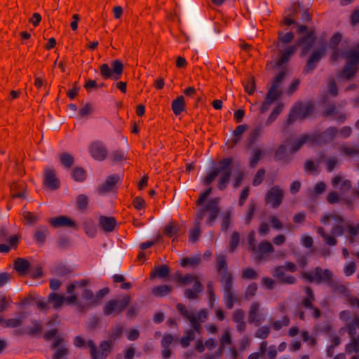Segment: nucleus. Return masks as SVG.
<instances>
[{
  "label": "nucleus",
  "mask_w": 359,
  "mask_h": 359,
  "mask_svg": "<svg viewBox=\"0 0 359 359\" xmlns=\"http://www.w3.org/2000/svg\"><path fill=\"white\" fill-rule=\"evenodd\" d=\"M358 69V67H355L353 65H350L349 64L346 63L340 73V75L341 76H343L349 80L355 76Z\"/></svg>",
  "instance_id": "obj_31"
},
{
  "label": "nucleus",
  "mask_w": 359,
  "mask_h": 359,
  "mask_svg": "<svg viewBox=\"0 0 359 359\" xmlns=\"http://www.w3.org/2000/svg\"><path fill=\"white\" fill-rule=\"evenodd\" d=\"M294 35L292 32L284 34L283 32L280 31L278 33L277 46H278L279 42H281L284 44L289 43L294 39Z\"/></svg>",
  "instance_id": "obj_47"
},
{
  "label": "nucleus",
  "mask_w": 359,
  "mask_h": 359,
  "mask_svg": "<svg viewBox=\"0 0 359 359\" xmlns=\"http://www.w3.org/2000/svg\"><path fill=\"white\" fill-rule=\"evenodd\" d=\"M340 151L348 157L359 156V147H346L341 146L339 149Z\"/></svg>",
  "instance_id": "obj_46"
},
{
  "label": "nucleus",
  "mask_w": 359,
  "mask_h": 359,
  "mask_svg": "<svg viewBox=\"0 0 359 359\" xmlns=\"http://www.w3.org/2000/svg\"><path fill=\"white\" fill-rule=\"evenodd\" d=\"M346 351L347 353H351L353 351L355 353L359 352V336L351 339V342L346 344Z\"/></svg>",
  "instance_id": "obj_50"
},
{
  "label": "nucleus",
  "mask_w": 359,
  "mask_h": 359,
  "mask_svg": "<svg viewBox=\"0 0 359 359\" xmlns=\"http://www.w3.org/2000/svg\"><path fill=\"white\" fill-rule=\"evenodd\" d=\"M123 326L121 324H117L116 327L111 330L109 334V341L114 342L119 339L123 334Z\"/></svg>",
  "instance_id": "obj_44"
},
{
  "label": "nucleus",
  "mask_w": 359,
  "mask_h": 359,
  "mask_svg": "<svg viewBox=\"0 0 359 359\" xmlns=\"http://www.w3.org/2000/svg\"><path fill=\"white\" fill-rule=\"evenodd\" d=\"M305 292L306 297L302 301V305L304 308H313V302L315 300L313 290L310 287H306Z\"/></svg>",
  "instance_id": "obj_33"
},
{
  "label": "nucleus",
  "mask_w": 359,
  "mask_h": 359,
  "mask_svg": "<svg viewBox=\"0 0 359 359\" xmlns=\"http://www.w3.org/2000/svg\"><path fill=\"white\" fill-rule=\"evenodd\" d=\"M287 157V149L285 145H279L275 152V158L278 161H285Z\"/></svg>",
  "instance_id": "obj_49"
},
{
  "label": "nucleus",
  "mask_w": 359,
  "mask_h": 359,
  "mask_svg": "<svg viewBox=\"0 0 359 359\" xmlns=\"http://www.w3.org/2000/svg\"><path fill=\"white\" fill-rule=\"evenodd\" d=\"M22 217L25 220V225H29V226L34 225L39 220V217L38 215H36L29 211L23 212Z\"/></svg>",
  "instance_id": "obj_38"
},
{
  "label": "nucleus",
  "mask_w": 359,
  "mask_h": 359,
  "mask_svg": "<svg viewBox=\"0 0 359 359\" xmlns=\"http://www.w3.org/2000/svg\"><path fill=\"white\" fill-rule=\"evenodd\" d=\"M259 304L257 302H254L251 304L248 315V322L250 323H254L255 326L258 327L262 323V320L258 318V309H259Z\"/></svg>",
  "instance_id": "obj_27"
},
{
  "label": "nucleus",
  "mask_w": 359,
  "mask_h": 359,
  "mask_svg": "<svg viewBox=\"0 0 359 359\" xmlns=\"http://www.w3.org/2000/svg\"><path fill=\"white\" fill-rule=\"evenodd\" d=\"M88 204V196L85 194H79L76 196V208L83 212L86 210Z\"/></svg>",
  "instance_id": "obj_41"
},
{
  "label": "nucleus",
  "mask_w": 359,
  "mask_h": 359,
  "mask_svg": "<svg viewBox=\"0 0 359 359\" xmlns=\"http://www.w3.org/2000/svg\"><path fill=\"white\" fill-rule=\"evenodd\" d=\"M233 287V277L230 275H227L226 278V283H224V291L227 296V301L226 306L227 309H231L233 306V303L236 301V297L233 296L232 292Z\"/></svg>",
  "instance_id": "obj_19"
},
{
  "label": "nucleus",
  "mask_w": 359,
  "mask_h": 359,
  "mask_svg": "<svg viewBox=\"0 0 359 359\" xmlns=\"http://www.w3.org/2000/svg\"><path fill=\"white\" fill-rule=\"evenodd\" d=\"M201 262V259L200 257H184L181 260L180 265L182 267H187L189 266H196Z\"/></svg>",
  "instance_id": "obj_45"
},
{
  "label": "nucleus",
  "mask_w": 359,
  "mask_h": 359,
  "mask_svg": "<svg viewBox=\"0 0 359 359\" xmlns=\"http://www.w3.org/2000/svg\"><path fill=\"white\" fill-rule=\"evenodd\" d=\"M259 136V130L257 128L253 129L250 133L247 140L246 147L250 148Z\"/></svg>",
  "instance_id": "obj_51"
},
{
  "label": "nucleus",
  "mask_w": 359,
  "mask_h": 359,
  "mask_svg": "<svg viewBox=\"0 0 359 359\" xmlns=\"http://www.w3.org/2000/svg\"><path fill=\"white\" fill-rule=\"evenodd\" d=\"M212 191V188L211 187H209L208 189H206L203 192H202L197 201H196V205L197 206H200L203 204L205 201L207 199V198L210 195V194Z\"/></svg>",
  "instance_id": "obj_56"
},
{
  "label": "nucleus",
  "mask_w": 359,
  "mask_h": 359,
  "mask_svg": "<svg viewBox=\"0 0 359 359\" xmlns=\"http://www.w3.org/2000/svg\"><path fill=\"white\" fill-rule=\"evenodd\" d=\"M301 11V5L299 2H294L291 6L285 10L283 20L280 22V26H291L295 25L297 28L299 24L296 19Z\"/></svg>",
  "instance_id": "obj_8"
},
{
  "label": "nucleus",
  "mask_w": 359,
  "mask_h": 359,
  "mask_svg": "<svg viewBox=\"0 0 359 359\" xmlns=\"http://www.w3.org/2000/svg\"><path fill=\"white\" fill-rule=\"evenodd\" d=\"M205 210L208 212V217L206 220V224L208 226H212L220 212L219 199L215 198L208 201L205 205Z\"/></svg>",
  "instance_id": "obj_13"
},
{
  "label": "nucleus",
  "mask_w": 359,
  "mask_h": 359,
  "mask_svg": "<svg viewBox=\"0 0 359 359\" xmlns=\"http://www.w3.org/2000/svg\"><path fill=\"white\" fill-rule=\"evenodd\" d=\"M233 158L232 157L223 158L218 162V166L214 168L202 180L205 186H210L219 175L217 187L220 191H224L230 182L232 175Z\"/></svg>",
  "instance_id": "obj_1"
},
{
  "label": "nucleus",
  "mask_w": 359,
  "mask_h": 359,
  "mask_svg": "<svg viewBox=\"0 0 359 359\" xmlns=\"http://www.w3.org/2000/svg\"><path fill=\"white\" fill-rule=\"evenodd\" d=\"M120 177L118 174H114L107 177L104 182L97 187V192L100 195L111 191L115 185L119 182Z\"/></svg>",
  "instance_id": "obj_16"
},
{
  "label": "nucleus",
  "mask_w": 359,
  "mask_h": 359,
  "mask_svg": "<svg viewBox=\"0 0 359 359\" xmlns=\"http://www.w3.org/2000/svg\"><path fill=\"white\" fill-rule=\"evenodd\" d=\"M188 320L190 321L191 324V330H193L194 332H196L198 333H201L202 330V327L201 323H199L198 318H197V317H196V316L193 314L191 316H190L189 318H188Z\"/></svg>",
  "instance_id": "obj_57"
},
{
  "label": "nucleus",
  "mask_w": 359,
  "mask_h": 359,
  "mask_svg": "<svg viewBox=\"0 0 359 359\" xmlns=\"http://www.w3.org/2000/svg\"><path fill=\"white\" fill-rule=\"evenodd\" d=\"M185 107L186 103L184 96H178L176 99L172 100L171 107L173 113L176 116L181 114L182 112L185 109Z\"/></svg>",
  "instance_id": "obj_29"
},
{
  "label": "nucleus",
  "mask_w": 359,
  "mask_h": 359,
  "mask_svg": "<svg viewBox=\"0 0 359 359\" xmlns=\"http://www.w3.org/2000/svg\"><path fill=\"white\" fill-rule=\"evenodd\" d=\"M48 223L53 228L69 227L74 230H78L79 226L70 217L65 215H60L53 217L48 219Z\"/></svg>",
  "instance_id": "obj_10"
},
{
  "label": "nucleus",
  "mask_w": 359,
  "mask_h": 359,
  "mask_svg": "<svg viewBox=\"0 0 359 359\" xmlns=\"http://www.w3.org/2000/svg\"><path fill=\"white\" fill-rule=\"evenodd\" d=\"M182 226L178 222L175 220L170 221L163 230V233L167 238H172V242L178 239L180 236Z\"/></svg>",
  "instance_id": "obj_15"
},
{
  "label": "nucleus",
  "mask_w": 359,
  "mask_h": 359,
  "mask_svg": "<svg viewBox=\"0 0 359 359\" xmlns=\"http://www.w3.org/2000/svg\"><path fill=\"white\" fill-rule=\"evenodd\" d=\"M195 332L193 330H187L185 331V334L181 338L180 344L182 347L187 348L189 346L190 342L195 339Z\"/></svg>",
  "instance_id": "obj_40"
},
{
  "label": "nucleus",
  "mask_w": 359,
  "mask_h": 359,
  "mask_svg": "<svg viewBox=\"0 0 359 359\" xmlns=\"http://www.w3.org/2000/svg\"><path fill=\"white\" fill-rule=\"evenodd\" d=\"M323 272V269L320 267L317 266L315 268V274H312L311 273L308 272H303L302 273V277L304 279H306L309 282L313 283V282H322V275Z\"/></svg>",
  "instance_id": "obj_30"
},
{
  "label": "nucleus",
  "mask_w": 359,
  "mask_h": 359,
  "mask_svg": "<svg viewBox=\"0 0 359 359\" xmlns=\"http://www.w3.org/2000/svg\"><path fill=\"white\" fill-rule=\"evenodd\" d=\"M36 301V297L34 294L29 293L22 300L20 303V306H29L35 304Z\"/></svg>",
  "instance_id": "obj_63"
},
{
  "label": "nucleus",
  "mask_w": 359,
  "mask_h": 359,
  "mask_svg": "<svg viewBox=\"0 0 359 359\" xmlns=\"http://www.w3.org/2000/svg\"><path fill=\"white\" fill-rule=\"evenodd\" d=\"M170 268L167 265L155 266L150 272V278L154 279L156 278H167L169 276Z\"/></svg>",
  "instance_id": "obj_24"
},
{
  "label": "nucleus",
  "mask_w": 359,
  "mask_h": 359,
  "mask_svg": "<svg viewBox=\"0 0 359 359\" xmlns=\"http://www.w3.org/2000/svg\"><path fill=\"white\" fill-rule=\"evenodd\" d=\"M283 104L279 103L278 104L276 107L273 109L271 114L269 116L268 121L269 122H273L274 121L277 117L279 116V114L282 112L283 109Z\"/></svg>",
  "instance_id": "obj_53"
},
{
  "label": "nucleus",
  "mask_w": 359,
  "mask_h": 359,
  "mask_svg": "<svg viewBox=\"0 0 359 359\" xmlns=\"http://www.w3.org/2000/svg\"><path fill=\"white\" fill-rule=\"evenodd\" d=\"M341 40L342 35L339 32H335L330 39L329 48L332 50L330 58L332 62H337L340 57V54L342 50H341L338 46Z\"/></svg>",
  "instance_id": "obj_14"
},
{
  "label": "nucleus",
  "mask_w": 359,
  "mask_h": 359,
  "mask_svg": "<svg viewBox=\"0 0 359 359\" xmlns=\"http://www.w3.org/2000/svg\"><path fill=\"white\" fill-rule=\"evenodd\" d=\"M323 55V50H315L308 59L304 72L305 73L312 72L316 68L318 63Z\"/></svg>",
  "instance_id": "obj_18"
},
{
  "label": "nucleus",
  "mask_w": 359,
  "mask_h": 359,
  "mask_svg": "<svg viewBox=\"0 0 359 359\" xmlns=\"http://www.w3.org/2000/svg\"><path fill=\"white\" fill-rule=\"evenodd\" d=\"M240 241V234L237 231L233 232L230 239L229 251L233 252L238 247Z\"/></svg>",
  "instance_id": "obj_52"
},
{
  "label": "nucleus",
  "mask_w": 359,
  "mask_h": 359,
  "mask_svg": "<svg viewBox=\"0 0 359 359\" xmlns=\"http://www.w3.org/2000/svg\"><path fill=\"white\" fill-rule=\"evenodd\" d=\"M195 279H196V276L195 275L187 273L184 276H182V273L179 271L175 273V280L178 283L181 285H189Z\"/></svg>",
  "instance_id": "obj_32"
},
{
  "label": "nucleus",
  "mask_w": 359,
  "mask_h": 359,
  "mask_svg": "<svg viewBox=\"0 0 359 359\" xmlns=\"http://www.w3.org/2000/svg\"><path fill=\"white\" fill-rule=\"evenodd\" d=\"M48 301L53 304V307L54 309H57L63 304L65 297L55 292H51L48 295Z\"/></svg>",
  "instance_id": "obj_37"
},
{
  "label": "nucleus",
  "mask_w": 359,
  "mask_h": 359,
  "mask_svg": "<svg viewBox=\"0 0 359 359\" xmlns=\"http://www.w3.org/2000/svg\"><path fill=\"white\" fill-rule=\"evenodd\" d=\"M247 125H239L236 126L235 130L233 132V138L229 140L226 142V146L228 148L231 149L233 148L241 140V136L243 133L247 129Z\"/></svg>",
  "instance_id": "obj_22"
},
{
  "label": "nucleus",
  "mask_w": 359,
  "mask_h": 359,
  "mask_svg": "<svg viewBox=\"0 0 359 359\" xmlns=\"http://www.w3.org/2000/svg\"><path fill=\"white\" fill-rule=\"evenodd\" d=\"M282 95V90L278 88H276V86H271L269 88L266 95V99L269 100V101L273 102L276 100H278L280 95Z\"/></svg>",
  "instance_id": "obj_43"
},
{
  "label": "nucleus",
  "mask_w": 359,
  "mask_h": 359,
  "mask_svg": "<svg viewBox=\"0 0 359 359\" xmlns=\"http://www.w3.org/2000/svg\"><path fill=\"white\" fill-rule=\"evenodd\" d=\"M346 230V226H344V225H342V224H334L332 226V228L331 229V233L334 236H342Z\"/></svg>",
  "instance_id": "obj_59"
},
{
  "label": "nucleus",
  "mask_w": 359,
  "mask_h": 359,
  "mask_svg": "<svg viewBox=\"0 0 359 359\" xmlns=\"http://www.w3.org/2000/svg\"><path fill=\"white\" fill-rule=\"evenodd\" d=\"M242 278L243 279H255L257 278V273L251 268H246L243 270Z\"/></svg>",
  "instance_id": "obj_64"
},
{
  "label": "nucleus",
  "mask_w": 359,
  "mask_h": 359,
  "mask_svg": "<svg viewBox=\"0 0 359 359\" xmlns=\"http://www.w3.org/2000/svg\"><path fill=\"white\" fill-rule=\"evenodd\" d=\"M306 142H309V135H304L301 138L296 140L290 148V153L294 154L297 152Z\"/></svg>",
  "instance_id": "obj_42"
},
{
  "label": "nucleus",
  "mask_w": 359,
  "mask_h": 359,
  "mask_svg": "<svg viewBox=\"0 0 359 359\" xmlns=\"http://www.w3.org/2000/svg\"><path fill=\"white\" fill-rule=\"evenodd\" d=\"M322 275V282L326 283L329 286L334 285V281L332 280V272L329 269H323Z\"/></svg>",
  "instance_id": "obj_54"
},
{
  "label": "nucleus",
  "mask_w": 359,
  "mask_h": 359,
  "mask_svg": "<svg viewBox=\"0 0 359 359\" xmlns=\"http://www.w3.org/2000/svg\"><path fill=\"white\" fill-rule=\"evenodd\" d=\"M72 177L76 182H82L86 180L87 173L84 168L81 167H76L72 170Z\"/></svg>",
  "instance_id": "obj_36"
},
{
  "label": "nucleus",
  "mask_w": 359,
  "mask_h": 359,
  "mask_svg": "<svg viewBox=\"0 0 359 359\" xmlns=\"http://www.w3.org/2000/svg\"><path fill=\"white\" fill-rule=\"evenodd\" d=\"M315 110L313 102H309L304 104L302 102H295L291 108L286 120V124L290 126L297 119L304 120L309 117Z\"/></svg>",
  "instance_id": "obj_3"
},
{
  "label": "nucleus",
  "mask_w": 359,
  "mask_h": 359,
  "mask_svg": "<svg viewBox=\"0 0 359 359\" xmlns=\"http://www.w3.org/2000/svg\"><path fill=\"white\" fill-rule=\"evenodd\" d=\"M132 203L133 207L137 210H141L146 207L145 200L140 196L134 198Z\"/></svg>",
  "instance_id": "obj_62"
},
{
  "label": "nucleus",
  "mask_w": 359,
  "mask_h": 359,
  "mask_svg": "<svg viewBox=\"0 0 359 359\" xmlns=\"http://www.w3.org/2000/svg\"><path fill=\"white\" fill-rule=\"evenodd\" d=\"M297 48L295 46H287L280 54L278 60L277 61V66L280 67L287 63L290 57L296 52Z\"/></svg>",
  "instance_id": "obj_28"
},
{
  "label": "nucleus",
  "mask_w": 359,
  "mask_h": 359,
  "mask_svg": "<svg viewBox=\"0 0 359 359\" xmlns=\"http://www.w3.org/2000/svg\"><path fill=\"white\" fill-rule=\"evenodd\" d=\"M48 233V230L46 228V226H40L35 231L34 235V239L37 243L43 244L46 239V236Z\"/></svg>",
  "instance_id": "obj_34"
},
{
  "label": "nucleus",
  "mask_w": 359,
  "mask_h": 359,
  "mask_svg": "<svg viewBox=\"0 0 359 359\" xmlns=\"http://www.w3.org/2000/svg\"><path fill=\"white\" fill-rule=\"evenodd\" d=\"M257 285L255 283H250L245 292V299H250L251 297H254L257 292Z\"/></svg>",
  "instance_id": "obj_60"
},
{
  "label": "nucleus",
  "mask_w": 359,
  "mask_h": 359,
  "mask_svg": "<svg viewBox=\"0 0 359 359\" xmlns=\"http://www.w3.org/2000/svg\"><path fill=\"white\" fill-rule=\"evenodd\" d=\"M296 33L299 37L295 41L294 45L302 47V55L309 53L317 40V36L313 28H309L306 25L297 24Z\"/></svg>",
  "instance_id": "obj_2"
},
{
  "label": "nucleus",
  "mask_w": 359,
  "mask_h": 359,
  "mask_svg": "<svg viewBox=\"0 0 359 359\" xmlns=\"http://www.w3.org/2000/svg\"><path fill=\"white\" fill-rule=\"evenodd\" d=\"M123 64L120 60H114L111 62V67L108 64H102L100 66V72L104 80L113 79L117 81L121 79L123 73Z\"/></svg>",
  "instance_id": "obj_4"
},
{
  "label": "nucleus",
  "mask_w": 359,
  "mask_h": 359,
  "mask_svg": "<svg viewBox=\"0 0 359 359\" xmlns=\"http://www.w3.org/2000/svg\"><path fill=\"white\" fill-rule=\"evenodd\" d=\"M74 162V158L72 155L68 153H62L60 155V163L67 168H71Z\"/></svg>",
  "instance_id": "obj_48"
},
{
  "label": "nucleus",
  "mask_w": 359,
  "mask_h": 359,
  "mask_svg": "<svg viewBox=\"0 0 359 359\" xmlns=\"http://www.w3.org/2000/svg\"><path fill=\"white\" fill-rule=\"evenodd\" d=\"M117 222L114 217L100 216L99 224L106 232H111L114 230Z\"/></svg>",
  "instance_id": "obj_23"
},
{
  "label": "nucleus",
  "mask_w": 359,
  "mask_h": 359,
  "mask_svg": "<svg viewBox=\"0 0 359 359\" xmlns=\"http://www.w3.org/2000/svg\"><path fill=\"white\" fill-rule=\"evenodd\" d=\"M259 251L263 254L270 253L273 251V247L269 241H262L259 244Z\"/></svg>",
  "instance_id": "obj_55"
},
{
  "label": "nucleus",
  "mask_w": 359,
  "mask_h": 359,
  "mask_svg": "<svg viewBox=\"0 0 359 359\" xmlns=\"http://www.w3.org/2000/svg\"><path fill=\"white\" fill-rule=\"evenodd\" d=\"M28 276L33 280H37L44 276L43 267L40 264H37L35 267L30 266Z\"/></svg>",
  "instance_id": "obj_39"
},
{
  "label": "nucleus",
  "mask_w": 359,
  "mask_h": 359,
  "mask_svg": "<svg viewBox=\"0 0 359 359\" xmlns=\"http://www.w3.org/2000/svg\"><path fill=\"white\" fill-rule=\"evenodd\" d=\"M340 57H346V63L350 65H353L355 67H358L359 65V45L357 46V48L351 49L348 51L344 50L341 51L340 54Z\"/></svg>",
  "instance_id": "obj_20"
},
{
  "label": "nucleus",
  "mask_w": 359,
  "mask_h": 359,
  "mask_svg": "<svg viewBox=\"0 0 359 359\" xmlns=\"http://www.w3.org/2000/svg\"><path fill=\"white\" fill-rule=\"evenodd\" d=\"M283 200V191L278 186L271 187L266 193L265 201L273 208H278Z\"/></svg>",
  "instance_id": "obj_12"
},
{
  "label": "nucleus",
  "mask_w": 359,
  "mask_h": 359,
  "mask_svg": "<svg viewBox=\"0 0 359 359\" xmlns=\"http://www.w3.org/2000/svg\"><path fill=\"white\" fill-rule=\"evenodd\" d=\"M114 344L109 341L104 340L100 342V351H97V359H106L107 356L111 353Z\"/></svg>",
  "instance_id": "obj_26"
},
{
  "label": "nucleus",
  "mask_w": 359,
  "mask_h": 359,
  "mask_svg": "<svg viewBox=\"0 0 359 359\" xmlns=\"http://www.w3.org/2000/svg\"><path fill=\"white\" fill-rule=\"evenodd\" d=\"M338 132V129L336 127H328L322 133L309 135V142L317 144L330 143L334 140Z\"/></svg>",
  "instance_id": "obj_7"
},
{
  "label": "nucleus",
  "mask_w": 359,
  "mask_h": 359,
  "mask_svg": "<svg viewBox=\"0 0 359 359\" xmlns=\"http://www.w3.org/2000/svg\"><path fill=\"white\" fill-rule=\"evenodd\" d=\"M110 159L113 163H119L126 160V157L121 151L116 150L112 152Z\"/></svg>",
  "instance_id": "obj_61"
},
{
  "label": "nucleus",
  "mask_w": 359,
  "mask_h": 359,
  "mask_svg": "<svg viewBox=\"0 0 359 359\" xmlns=\"http://www.w3.org/2000/svg\"><path fill=\"white\" fill-rule=\"evenodd\" d=\"M43 186L50 190H57L60 187V180L56 177L53 168H45L43 170Z\"/></svg>",
  "instance_id": "obj_11"
},
{
  "label": "nucleus",
  "mask_w": 359,
  "mask_h": 359,
  "mask_svg": "<svg viewBox=\"0 0 359 359\" xmlns=\"http://www.w3.org/2000/svg\"><path fill=\"white\" fill-rule=\"evenodd\" d=\"M130 302L131 297L128 294L123 295L121 299H110L103 307V313L106 316H118L125 311V309L130 305Z\"/></svg>",
  "instance_id": "obj_5"
},
{
  "label": "nucleus",
  "mask_w": 359,
  "mask_h": 359,
  "mask_svg": "<svg viewBox=\"0 0 359 359\" xmlns=\"http://www.w3.org/2000/svg\"><path fill=\"white\" fill-rule=\"evenodd\" d=\"M217 270L219 276H222V281L226 283V278L227 275L232 276V274L228 271L227 262L226 257L223 255L217 257Z\"/></svg>",
  "instance_id": "obj_21"
},
{
  "label": "nucleus",
  "mask_w": 359,
  "mask_h": 359,
  "mask_svg": "<svg viewBox=\"0 0 359 359\" xmlns=\"http://www.w3.org/2000/svg\"><path fill=\"white\" fill-rule=\"evenodd\" d=\"M30 266V262L25 258L18 257L13 262V269L20 277L28 276Z\"/></svg>",
  "instance_id": "obj_17"
},
{
  "label": "nucleus",
  "mask_w": 359,
  "mask_h": 359,
  "mask_svg": "<svg viewBox=\"0 0 359 359\" xmlns=\"http://www.w3.org/2000/svg\"><path fill=\"white\" fill-rule=\"evenodd\" d=\"M26 184L23 182H13L11 186V194L12 198H25V191Z\"/></svg>",
  "instance_id": "obj_25"
},
{
  "label": "nucleus",
  "mask_w": 359,
  "mask_h": 359,
  "mask_svg": "<svg viewBox=\"0 0 359 359\" xmlns=\"http://www.w3.org/2000/svg\"><path fill=\"white\" fill-rule=\"evenodd\" d=\"M172 287L167 285H161L155 287L152 290V294L156 297H164L171 292Z\"/></svg>",
  "instance_id": "obj_35"
},
{
  "label": "nucleus",
  "mask_w": 359,
  "mask_h": 359,
  "mask_svg": "<svg viewBox=\"0 0 359 359\" xmlns=\"http://www.w3.org/2000/svg\"><path fill=\"white\" fill-rule=\"evenodd\" d=\"M21 240V235L10 236L9 231L4 226L0 228V252L8 253L11 249L15 250Z\"/></svg>",
  "instance_id": "obj_6"
},
{
  "label": "nucleus",
  "mask_w": 359,
  "mask_h": 359,
  "mask_svg": "<svg viewBox=\"0 0 359 359\" xmlns=\"http://www.w3.org/2000/svg\"><path fill=\"white\" fill-rule=\"evenodd\" d=\"M89 153L93 158L98 161H103L107 157L108 149L101 141L93 142L88 148Z\"/></svg>",
  "instance_id": "obj_9"
},
{
  "label": "nucleus",
  "mask_w": 359,
  "mask_h": 359,
  "mask_svg": "<svg viewBox=\"0 0 359 359\" xmlns=\"http://www.w3.org/2000/svg\"><path fill=\"white\" fill-rule=\"evenodd\" d=\"M22 320L19 318H9L7 320H4L2 323H4V327H17L22 325Z\"/></svg>",
  "instance_id": "obj_58"
}]
</instances>
